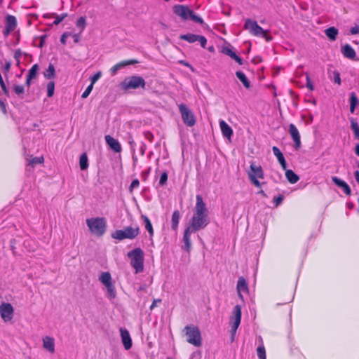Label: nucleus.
<instances>
[{"label": "nucleus", "mask_w": 359, "mask_h": 359, "mask_svg": "<svg viewBox=\"0 0 359 359\" xmlns=\"http://www.w3.org/2000/svg\"><path fill=\"white\" fill-rule=\"evenodd\" d=\"M208 215L194 212L189 220V226L185 229L183 235L184 245L182 250L189 252L191 248L190 236L201 229H204L209 224Z\"/></svg>", "instance_id": "nucleus-1"}, {"label": "nucleus", "mask_w": 359, "mask_h": 359, "mask_svg": "<svg viewBox=\"0 0 359 359\" xmlns=\"http://www.w3.org/2000/svg\"><path fill=\"white\" fill-rule=\"evenodd\" d=\"M144 251L140 248H136L128 252L130 259V265L135 269V273H142L144 271Z\"/></svg>", "instance_id": "nucleus-2"}, {"label": "nucleus", "mask_w": 359, "mask_h": 359, "mask_svg": "<svg viewBox=\"0 0 359 359\" xmlns=\"http://www.w3.org/2000/svg\"><path fill=\"white\" fill-rule=\"evenodd\" d=\"M120 87L123 90L130 89L137 90L139 88L144 90L146 88V81L143 77L137 75H133L126 77L120 83Z\"/></svg>", "instance_id": "nucleus-3"}, {"label": "nucleus", "mask_w": 359, "mask_h": 359, "mask_svg": "<svg viewBox=\"0 0 359 359\" xmlns=\"http://www.w3.org/2000/svg\"><path fill=\"white\" fill-rule=\"evenodd\" d=\"M86 224L90 232L97 236H103L106 231L107 222L104 217L87 219Z\"/></svg>", "instance_id": "nucleus-4"}, {"label": "nucleus", "mask_w": 359, "mask_h": 359, "mask_svg": "<svg viewBox=\"0 0 359 359\" xmlns=\"http://www.w3.org/2000/svg\"><path fill=\"white\" fill-rule=\"evenodd\" d=\"M184 331L187 337V341L196 347L202 345V338L201 331L198 326L188 325L185 326Z\"/></svg>", "instance_id": "nucleus-5"}, {"label": "nucleus", "mask_w": 359, "mask_h": 359, "mask_svg": "<svg viewBox=\"0 0 359 359\" xmlns=\"http://www.w3.org/2000/svg\"><path fill=\"white\" fill-rule=\"evenodd\" d=\"M140 233V228H133L131 226H126L124 229L116 230L111 233V236L114 239L122 241L124 239H134Z\"/></svg>", "instance_id": "nucleus-6"}, {"label": "nucleus", "mask_w": 359, "mask_h": 359, "mask_svg": "<svg viewBox=\"0 0 359 359\" xmlns=\"http://www.w3.org/2000/svg\"><path fill=\"white\" fill-rule=\"evenodd\" d=\"M242 317L241 306L237 304L234 306L229 319V324L231 325V342L234 340V337L237 329L238 328Z\"/></svg>", "instance_id": "nucleus-7"}, {"label": "nucleus", "mask_w": 359, "mask_h": 359, "mask_svg": "<svg viewBox=\"0 0 359 359\" xmlns=\"http://www.w3.org/2000/svg\"><path fill=\"white\" fill-rule=\"evenodd\" d=\"M250 168V170L248 172V177L250 182L256 187H261L263 184H265V182H260L258 180V178H264V174L262 166H257L254 163H251Z\"/></svg>", "instance_id": "nucleus-8"}, {"label": "nucleus", "mask_w": 359, "mask_h": 359, "mask_svg": "<svg viewBox=\"0 0 359 359\" xmlns=\"http://www.w3.org/2000/svg\"><path fill=\"white\" fill-rule=\"evenodd\" d=\"M179 110L183 122L187 126L192 127L196 124V119L194 114L185 104H180L179 105Z\"/></svg>", "instance_id": "nucleus-9"}, {"label": "nucleus", "mask_w": 359, "mask_h": 359, "mask_svg": "<svg viewBox=\"0 0 359 359\" xmlns=\"http://www.w3.org/2000/svg\"><path fill=\"white\" fill-rule=\"evenodd\" d=\"M180 39L187 41V42L192 43L196 41H199L201 46L203 48H206L207 39L202 35L195 34L192 33H188L186 34H181L179 36Z\"/></svg>", "instance_id": "nucleus-10"}, {"label": "nucleus", "mask_w": 359, "mask_h": 359, "mask_svg": "<svg viewBox=\"0 0 359 359\" xmlns=\"http://www.w3.org/2000/svg\"><path fill=\"white\" fill-rule=\"evenodd\" d=\"M14 309L10 303L3 302L0 305L1 317L4 322H8L13 318Z\"/></svg>", "instance_id": "nucleus-11"}, {"label": "nucleus", "mask_w": 359, "mask_h": 359, "mask_svg": "<svg viewBox=\"0 0 359 359\" xmlns=\"http://www.w3.org/2000/svg\"><path fill=\"white\" fill-rule=\"evenodd\" d=\"M173 13L180 16L183 20H189L190 14L192 13V10L188 6L177 4L173 7Z\"/></svg>", "instance_id": "nucleus-12"}, {"label": "nucleus", "mask_w": 359, "mask_h": 359, "mask_svg": "<svg viewBox=\"0 0 359 359\" xmlns=\"http://www.w3.org/2000/svg\"><path fill=\"white\" fill-rule=\"evenodd\" d=\"M288 132L292 139V140L294 142V147L296 149H299L301 147V140H300V135L299 133V130H297V127L293 124L290 123L289 125V130Z\"/></svg>", "instance_id": "nucleus-13"}, {"label": "nucleus", "mask_w": 359, "mask_h": 359, "mask_svg": "<svg viewBox=\"0 0 359 359\" xmlns=\"http://www.w3.org/2000/svg\"><path fill=\"white\" fill-rule=\"evenodd\" d=\"M332 181L339 188L341 189L344 193L347 196L351 195V189L350 186L343 180L336 177H332Z\"/></svg>", "instance_id": "nucleus-14"}, {"label": "nucleus", "mask_w": 359, "mask_h": 359, "mask_svg": "<svg viewBox=\"0 0 359 359\" xmlns=\"http://www.w3.org/2000/svg\"><path fill=\"white\" fill-rule=\"evenodd\" d=\"M120 332L121 341L125 349H130L133 345V342L129 332L126 329L121 327Z\"/></svg>", "instance_id": "nucleus-15"}, {"label": "nucleus", "mask_w": 359, "mask_h": 359, "mask_svg": "<svg viewBox=\"0 0 359 359\" xmlns=\"http://www.w3.org/2000/svg\"><path fill=\"white\" fill-rule=\"evenodd\" d=\"M196 203L195 206V212L198 214L208 215V210L205 203L203 202V197L201 194L196 195Z\"/></svg>", "instance_id": "nucleus-16"}, {"label": "nucleus", "mask_w": 359, "mask_h": 359, "mask_svg": "<svg viewBox=\"0 0 359 359\" xmlns=\"http://www.w3.org/2000/svg\"><path fill=\"white\" fill-rule=\"evenodd\" d=\"M105 141L109 148L116 153L121 151L122 148L119 142L109 135L105 136Z\"/></svg>", "instance_id": "nucleus-17"}, {"label": "nucleus", "mask_w": 359, "mask_h": 359, "mask_svg": "<svg viewBox=\"0 0 359 359\" xmlns=\"http://www.w3.org/2000/svg\"><path fill=\"white\" fill-rule=\"evenodd\" d=\"M341 51L345 57L355 60L356 53L350 44L346 43L342 46Z\"/></svg>", "instance_id": "nucleus-18"}, {"label": "nucleus", "mask_w": 359, "mask_h": 359, "mask_svg": "<svg viewBox=\"0 0 359 359\" xmlns=\"http://www.w3.org/2000/svg\"><path fill=\"white\" fill-rule=\"evenodd\" d=\"M272 150L283 170H286L287 164L282 151L276 146H273Z\"/></svg>", "instance_id": "nucleus-19"}, {"label": "nucleus", "mask_w": 359, "mask_h": 359, "mask_svg": "<svg viewBox=\"0 0 359 359\" xmlns=\"http://www.w3.org/2000/svg\"><path fill=\"white\" fill-rule=\"evenodd\" d=\"M226 45H227L226 46V55L229 56L236 62H238L240 65H243V60L232 50L231 44L226 41Z\"/></svg>", "instance_id": "nucleus-20"}, {"label": "nucleus", "mask_w": 359, "mask_h": 359, "mask_svg": "<svg viewBox=\"0 0 359 359\" xmlns=\"http://www.w3.org/2000/svg\"><path fill=\"white\" fill-rule=\"evenodd\" d=\"M43 345L45 349L51 353H55V340L51 337L46 336L43 339Z\"/></svg>", "instance_id": "nucleus-21"}, {"label": "nucleus", "mask_w": 359, "mask_h": 359, "mask_svg": "<svg viewBox=\"0 0 359 359\" xmlns=\"http://www.w3.org/2000/svg\"><path fill=\"white\" fill-rule=\"evenodd\" d=\"M350 104V112L351 114H354L355 109L359 104V100L357 97V95L355 92L350 93V97L348 100Z\"/></svg>", "instance_id": "nucleus-22"}, {"label": "nucleus", "mask_w": 359, "mask_h": 359, "mask_svg": "<svg viewBox=\"0 0 359 359\" xmlns=\"http://www.w3.org/2000/svg\"><path fill=\"white\" fill-rule=\"evenodd\" d=\"M237 290L239 296L242 297V294L241 292H248V284L247 280L243 277H240L238 278V283H237Z\"/></svg>", "instance_id": "nucleus-23"}, {"label": "nucleus", "mask_w": 359, "mask_h": 359, "mask_svg": "<svg viewBox=\"0 0 359 359\" xmlns=\"http://www.w3.org/2000/svg\"><path fill=\"white\" fill-rule=\"evenodd\" d=\"M17 27V20L15 16L7 15L5 18V28L13 31Z\"/></svg>", "instance_id": "nucleus-24"}, {"label": "nucleus", "mask_w": 359, "mask_h": 359, "mask_svg": "<svg viewBox=\"0 0 359 359\" xmlns=\"http://www.w3.org/2000/svg\"><path fill=\"white\" fill-rule=\"evenodd\" d=\"M236 76L246 89H250L252 87L250 80L243 72L237 71L236 72Z\"/></svg>", "instance_id": "nucleus-25"}, {"label": "nucleus", "mask_w": 359, "mask_h": 359, "mask_svg": "<svg viewBox=\"0 0 359 359\" xmlns=\"http://www.w3.org/2000/svg\"><path fill=\"white\" fill-rule=\"evenodd\" d=\"M285 171V177L287 180L291 184H295L299 180V177L292 170L287 169Z\"/></svg>", "instance_id": "nucleus-26"}, {"label": "nucleus", "mask_w": 359, "mask_h": 359, "mask_svg": "<svg viewBox=\"0 0 359 359\" xmlns=\"http://www.w3.org/2000/svg\"><path fill=\"white\" fill-rule=\"evenodd\" d=\"M104 286L107 288V297L110 300L115 299L116 297V291L114 283L111 282L104 285Z\"/></svg>", "instance_id": "nucleus-27"}, {"label": "nucleus", "mask_w": 359, "mask_h": 359, "mask_svg": "<svg viewBox=\"0 0 359 359\" xmlns=\"http://www.w3.org/2000/svg\"><path fill=\"white\" fill-rule=\"evenodd\" d=\"M325 34L327 37L332 41L337 39V36L339 34V30L335 27H330L325 30Z\"/></svg>", "instance_id": "nucleus-28"}, {"label": "nucleus", "mask_w": 359, "mask_h": 359, "mask_svg": "<svg viewBox=\"0 0 359 359\" xmlns=\"http://www.w3.org/2000/svg\"><path fill=\"white\" fill-rule=\"evenodd\" d=\"M181 217L180 211L178 210H175L172 215L171 217V228L174 231H177L178 229V224L180 222V219Z\"/></svg>", "instance_id": "nucleus-29"}, {"label": "nucleus", "mask_w": 359, "mask_h": 359, "mask_svg": "<svg viewBox=\"0 0 359 359\" xmlns=\"http://www.w3.org/2000/svg\"><path fill=\"white\" fill-rule=\"evenodd\" d=\"M350 120V128L353 133L354 139L359 140V125L356 121L355 118L351 117Z\"/></svg>", "instance_id": "nucleus-30"}, {"label": "nucleus", "mask_w": 359, "mask_h": 359, "mask_svg": "<svg viewBox=\"0 0 359 359\" xmlns=\"http://www.w3.org/2000/svg\"><path fill=\"white\" fill-rule=\"evenodd\" d=\"M43 76L47 79H53L55 78V69L53 64L49 63L48 69L43 72Z\"/></svg>", "instance_id": "nucleus-31"}, {"label": "nucleus", "mask_w": 359, "mask_h": 359, "mask_svg": "<svg viewBox=\"0 0 359 359\" xmlns=\"http://www.w3.org/2000/svg\"><path fill=\"white\" fill-rule=\"evenodd\" d=\"M141 218L144 222L145 229L148 231L150 237H152L154 236V229L150 219L147 216L144 215H141Z\"/></svg>", "instance_id": "nucleus-32"}, {"label": "nucleus", "mask_w": 359, "mask_h": 359, "mask_svg": "<svg viewBox=\"0 0 359 359\" xmlns=\"http://www.w3.org/2000/svg\"><path fill=\"white\" fill-rule=\"evenodd\" d=\"M79 166L81 170H86L88 168V159L86 153H83L79 158Z\"/></svg>", "instance_id": "nucleus-33"}, {"label": "nucleus", "mask_w": 359, "mask_h": 359, "mask_svg": "<svg viewBox=\"0 0 359 359\" xmlns=\"http://www.w3.org/2000/svg\"><path fill=\"white\" fill-rule=\"evenodd\" d=\"M257 24V22L255 20H252L250 18H248L245 20L243 28L246 30H248L250 33L252 29H254V27Z\"/></svg>", "instance_id": "nucleus-34"}, {"label": "nucleus", "mask_w": 359, "mask_h": 359, "mask_svg": "<svg viewBox=\"0 0 359 359\" xmlns=\"http://www.w3.org/2000/svg\"><path fill=\"white\" fill-rule=\"evenodd\" d=\"M99 280L104 285L113 282L109 272H102Z\"/></svg>", "instance_id": "nucleus-35"}, {"label": "nucleus", "mask_w": 359, "mask_h": 359, "mask_svg": "<svg viewBox=\"0 0 359 359\" xmlns=\"http://www.w3.org/2000/svg\"><path fill=\"white\" fill-rule=\"evenodd\" d=\"M189 20H191L194 22L201 25V26L203 28L208 27V25L203 21V20L201 17L196 15L193 11H192V13L190 14V15L189 17Z\"/></svg>", "instance_id": "nucleus-36"}, {"label": "nucleus", "mask_w": 359, "mask_h": 359, "mask_svg": "<svg viewBox=\"0 0 359 359\" xmlns=\"http://www.w3.org/2000/svg\"><path fill=\"white\" fill-rule=\"evenodd\" d=\"M39 69V66L38 64H34L28 71V73L27 74V77L32 78V79H36L38 74V72Z\"/></svg>", "instance_id": "nucleus-37"}, {"label": "nucleus", "mask_w": 359, "mask_h": 359, "mask_svg": "<svg viewBox=\"0 0 359 359\" xmlns=\"http://www.w3.org/2000/svg\"><path fill=\"white\" fill-rule=\"evenodd\" d=\"M76 25L79 29H80V33H81L86 26V18L85 16H81L79 18L76 22Z\"/></svg>", "instance_id": "nucleus-38"}, {"label": "nucleus", "mask_w": 359, "mask_h": 359, "mask_svg": "<svg viewBox=\"0 0 359 359\" xmlns=\"http://www.w3.org/2000/svg\"><path fill=\"white\" fill-rule=\"evenodd\" d=\"M14 93L20 97L23 98V94L25 93V87L22 85L15 84L13 86Z\"/></svg>", "instance_id": "nucleus-39"}, {"label": "nucleus", "mask_w": 359, "mask_h": 359, "mask_svg": "<svg viewBox=\"0 0 359 359\" xmlns=\"http://www.w3.org/2000/svg\"><path fill=\"white\" fill-rule=\"evenodd\" d=\"M264 32H269L268 29H263L262 27H260L258 23L256 25V26L254 27V29L250 32L254 36H259L262 34H264Z\"/></svg>", "instance_id": "nucleus-40"}, {"label": "nucleus", "mask_w": 359, "mask_h": 359, "mask_svg": "<svg viewBox=\"0 0 359 359\" xmlns=\"http://www.w3.org/2000/svg\"><path fill=\"white\" fill-rule=\"evenodd\" d=\"M55 92V82L51 81L47 84V96L51 97L53 96Z\"/></svg>", "instance_id": "nucleus-41"}, {"label": "nucleus", "mask_w": 359, "mask_h": 359, "mask_svg": "<svg viewBox=\"0 0 359 359\" xmlns=\"http://www.w3.org/2000/svg\"><path fill=\"white\" fill-rule=\"evenodd\" d=\"M168 172L166 170L163 171L161 176H160V180H159V185L161 187H164L167 184V182H168Z\"/></svg>", "instance_id": "nucleus-42"}, {"label": "nucleus", "mask_w": 359, "mask_h": 359, "mask_svg": "<svg viewBox=\"0 0 359 359\" xmlns=\"http://www.w3.org/2000/svg\"><path fill=\"white\" fill-rule=\"evenodd\" d=\"M139 63V61L135 59H130L128 60H123L120 62H118L119 66H121V68H123L128 65H132Z\"/></svg>", "instance_id": "nucleus-43"}, {"label": "nucleus", "mask_w": 359, "mask_h": 359, "mask_svg": "<svg viewBox=\"0 0 359 359\" xmlns=\"http://www.w3.org/2000/svg\"><path fill=\"white\" fill-rule=\"evenodd\" d=\"M11 65V62L10 60H8L5 62V64L3 66V72L6 80L8 79V73L10 71Z\"/></svg>", "instance_id": "nucleus-44"}, {"label": "nucleus", "mask_w": 359, "mask_h": 359, "mask_svg": "<svg viewBox=\"0 0 359 359\" xmlns=\"http://www.w3.org/2000/svg\"><path fill=\"white\" fill-rule=\"evenodd\" d=\"M257 355L259 359H266V351L264 346H259L257 349Z\"/></svg>", "instance_id": "nucleus-45"}, {"label": "nucleus", "mask_w": 359, "mask_h": 359, "mask_svg": "<svg viewBox=\"0 0 359 359\" xmlns=\"http://www.w3.org/2000/svg\"><path fill=\"white\" fill-rule=\"evenodd\" d=\"M284 198H285V196L283 194H278V196H274L273 202L275 206L277 207V206L280 205L283 203Z\"/></svg>", "instance_id": "nucleus-46"}, {"label": "nucleus", "mask_w": 359, "mask_h": 359, "mask_svg": "<svg viewBox=\"0 0 359 359\" xmlns=\"http://www.w3.org/2000/svg\"><path fill=\"white\" fill-rule=\"evenodd\" d=\"M43 163V156L34 157L30 160L29 165L34 167L36 164H40V163Z\"/></svg>", "instance_id": "nucleus-47"}, {"label": "nucleus", "mask_w": 359, "mask_h": 359, "mask_svg": "<svg viewBox=\"0 0 359 359\" xmlns=\"http://www.w3.org/2000/svg\"><path fill=\"white\" fill-rule=\"evenodd\" d=\"M233 134L232 128L226 123V138L229 142H231V137Z\"/></svg>", "instance_id": "nucleus-48"}, {"label": "nucleus", "mask_w": 359, "mask_h": 359, "mask_svg": "<svg viewBox=\"0 0 359 359\" xmlns=\"http://www.w3.org/2000/svg\"><path fill=\"white\" fill-rule=\"evenodd\" d=\"M93 88V84H90L87 88L85 90V91L82 93L81 95V97L83 99H85V98H87L88 97V95H90V93H91L92 90Z\"/></svg>", "instance_id": "nucleus-49"}, {"label": "nucleus", "mask_w": 359, "mask_h": 359, "mask_svg": "<svg viewBox=\"0 0 359 359\" xmlns=\"http://www.w3.org/2000/svg\"><path fill=\"white\" fill-rule=\"evenodd\" d=\"M102 72H97L94 75L90 77V80L91 81V84L94 85V83L101 77Z\"/></svg>", "instance_id": "nucleus-50"}, {"label": "nucleus", "mask_w": 359, "mask_h": 359, "mask_svg": "<svg viewBox=\"0 0 359 359\" xmlns=\"http://www.w3.org/2000/svg\"><path fill=\"white\" fill-rule=\"evenodd\" d=\"M333 76H334V83H337L338 85H341V81L340 77V74L338 71H334L333 72Z\"/></svg>", "instance_id": "nucleus-51"}, {"label": "nucleus", "mask_w": 359, "mask_h": 359, "mask_svg": "<svg viewBox=\"0 0 359 359\" xmlns=\"http://www.w3.org/2000/svg\"><path fill=\"white\" fill-rule=\"evenodd\" d=\"M140 185V181L137 179H135L132 181L130 186L129 187L130 192H133V189L139 187Z\"/></svg>", "instance_id": "nucleus-52"}, {"label": "nucleus", "mask_w": 359, "mask_h": 359, "mask_svg": "<svg viewBox=\"0 0 359 359\" xmlns=\"http://www.w3.org/2000/svg\"><path fill=\"white\" fill-rule=\"evenodd\" d=\"M306 87L311 90H314V86H313V83H312L310 77H309V75L307 74L306 75Z\"/></svg>", "instance_id": "nucleus-53"}, {"label": "nucleus", "mask_w": 359, "mask_h": 359, "mask_svg": "<svg viewBox=\"0 0 359 359\" xmlns=\"http://www.w3.org/2000/svg\"><path fill=\"white\" fill-rule=\"evenodd\" d=\"M0 86H1V88L4 93V94L6 96V97H9L10 96V93H9V90L5 83V82L2 83H0Z\"/></svg>", "instance_id": "nucleus-54"}, {"label": "nucleus", "mask_w": 359, "mask_h": 359, "mask_svg": "<svg viewBox=\"0 0 359 359\" xmlns=\"http://www.w3.org/2000/svg\"><path fill=\"white\" fill-rule=\"evenodd\" d=\"M0 86H1V88L4 93V94L6 96V97H9L10 96V93H9V90L5 83V82L2 83H0Z\"/></svg>", "instance_id": "nucleus-55"}, {"label": "nucleus", "mask_w": 359, "mask_h": 359, "mask_svg": "<svg viewBox=\"0 0 359 359\" xmlns=\"http://www.w3.org/2000/svg\"><path fill=\"white\" fill-rule=\"evenodd\" d=\"M144 137L148 140L150 142H153L154 140V135L150 131H144Z\"/></svg>", "instance_id": "nucleus-56"}, {"label": "nucleus", "mask_w": 359, "mask_h": 359, "mask_svg": "<svg viewBox=\"0 0 359 359\" xmlns=\"http://www.w3.org/2000/svg\"><path fill=\"white\" fill-rule=\"evenodd\" d=\"M71 35H72V34L70 32H64L60 37L61 43L65 45L67 38Z\"/></svg>", "instance_id": "nucleus-57"}, {"label": "nucleus", "mask_w": 359, "mask_h": 359, "mask_svg": "<svg viewBox=\"0 0 359 359\" xmlns=\"http://www.w3.org/2000/svg\"><path fill=\"white\" fill-rule=\"evenodd\" d=\"M52 15L53 18H55V21L53 22V25H57L62 21L59 15H57L56 13H53Z\"/></svg>", "instance_id": "nucleus-58"}, {"label": "nucleus", "mask_w": 359, "mask_h": 359, "mask_svg": "<svg viewBox=\"0 0 359 359\" xmlns=\"http://www.w3.org/2000/svg\"><path fill=\"white\" fill-rule=\"evenodd\" d=\"M261 36L268 42L271 41L273 39V36L269 34V32H264V34H262Z\"/></svg>", "instance_id": "nucleus-59"}, {"label": "nucleus", "mask_w": 359, "mask_h": 359, "mask_svg": "<svg viewBox=\"0 0 359 359\" xmlns=\"http://www.w3.org/2000/svg\"><path fill=\"white\" fill-rule=\"evenodd\" d=\"M0 109L4 114H7L6 105L5 102L0 98Z\"/></svg>", "instance_id": "nucleus-60"}, {"label": "nucleus", "mask_w": 359, "mask_h": 359, "mask_svg": "<svg viewBox=\"0 0 359 359\" xmlns=\"http://www.w3.org/2000/svg\"><path fill=\"white\" fill-rule=\"evenodd\" d=\"M22 53L20 49L15 50L13 57L15 60H20Z\"/></svg>", "instance_id": "nucleus-61"}, {"label": "nucleus", "mask_w": 359, "mask_h": 359, "mask_svg": "<svg viewBox=\"0 0 359 359\" xmlns=\"http://www.w3.org/2000/svg\"><path fill=\"white\" fill-rule=\"evenodd\" d=\"M350 34L352 35L359 34V25H355L350 29Z\"/></svg>", "instance_id": "nucleus-62"}, {"label": "nucleus", "mask_w": 359, "mask_h": 359, "mask_svg": "<svg viewBox=\"0 0 359 359\" xmlns=\"http://www.w3.org/2000/svg\"><path fill=\"white\" fill-rule=\"evenodd\" d=\"M46 37H47L46 34H43V35L40 36V43H39V48H42L45 45Z\"/></svg>", "instance_id": "nucleus-63"}, {"label": "nucleus", "mask_w": 359, "mask_h": 359, "mask_svg": "<svg viewBox=\"0 0 359 359\" xmlns=\"http://www.w3.org/2000/svg\"><path fill=\"white\" fill-rule=\"evenodd\" d=\"M180 64H182L187 67H189L192 72H194V69L193 67V66L189 64L188 62L185 61V60H180Z\"/></svg>", "instance_id": "nucleus-64"}]
</instances>
